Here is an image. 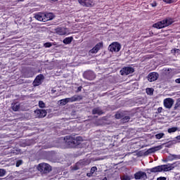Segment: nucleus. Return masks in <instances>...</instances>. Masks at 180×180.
Segmentation results:
<instances>
[{"instance_id": "nucleus-1", "label": "nucleus", "mask_w": 180, "mask_h": 180, "mask_svg": "<svg viewBox=\"0 0 180 180\" xmlns=\"http://www.w3.org/2000/svg\"><path fill=\"white\" fill-rule=\"evenodd\" d=\"M179 165V162H175L174 163H168L167 165H162L159 166H156L150 169L151 172H169V171H172L176 167Z\"/></svg>"}, {"instance_id": "nucleus-2", "label": "nucleus", "mask_w": 180, "mask_h": 180, "mask_svg": "<svg viewBox=\"0 0 180 180\" xmlns=\"http://www.w3.org/2000/svg\"><path fill=\"white\" fill-rule=\"evenodd\" d=\"M172 24V20L166 19L153 24V27H155L156 29H162L163 27H167V26H169V25Z\"/></svg>"}, {"instance_id": "nucleus-3", "label": "nucleus", "mask_w": 180, "mask_h": 180, "mask_svg": "<svg viewBox=\"0 0 180 180\" xmlns=\"http://www.w3.org/2000/svg\"><path fill=\"white\" fill-rule=\"evenodd\" d=\"M80 99H82V97H81V96L75 95L70 98L61 99L60 101H59V103H60V105H61L62 106H64L65 105H67V103L70 102H77V101H79Z\"/></svg>"}, {"instance_id": "nucleus-4", "label": "nucleus", "mask_w": 180, "mask_h": 180, "mask_svg": "<svg viewBox=\"0 0 180 180\" xmlns=\"http://www.w3.org/2000/svg\"><path fill=\"white\" fill-rule=\"evenodd\" d=\"M65 144L70 148L72 147H75V145L77 144V140H75V138L71 136H66L64 138Z\"/></svg>"}, {"instance_id": "nucleus-5", "label": "nucleus", "mask_w": 180, "mask_h": 180, "mask_svg": "<svg viewBox=\"0 0 180 180\" xmlns=\"http://www.w3.org/2000/svg\"><path fill=\"white\" fill-rule=\"evenodd\" d=\"M38 171L47 174L51 171V166L47 163H40L37 167Z\"/></svg>"}, {"instance_id": "nucleus-6", "label": "nucleus", "mask_w": 180, "mask_h": 180, "mask_svg": "<svg viewBox=\"0 0 180 180\" xmlns=\"http://www.w3.org/2000/svg\"><path fill=\"white\" fill-rule=\"evenodd\" d=\"M120 49H122V46H120V44L117 42H113L108 46V50L112 53H113V51L117 53L120 51Z\"/></svg>"}, {"instance_id": "nucleus-7", "label": "nucleus", "mask_w": 180, "mask_h": 180, "mask_svg": "<svg viewBox=\"0 0 180 180\" xmlns=\"http://www.w3.org/2000/svg\"><path fill=\"white\" fill-rule=\"evenodd\" d=\"M55 32L59 36H68L70 34V31L65 27H58L55 30Z\"/></svg>"}, {"instance_id": "nucleus-8", "label": "nucleus", "mask_w": 180, "mask_h": 180, "mask_svg": "<svg viewBox=\"0 0 180 180\" xmlns=\"http://www.w3.org/2000/svg\"><path fill=\"white\" fill-rule=\"evenodd\" d=\"M78 2L82 6H86V8H91L95 5L94 0H78Z\"/></svg>"}, {"instance_id": "nucleus-9", "label": "nucleus", "mask_w": 180, "mask_h": 180, "mask_svg": "<svg viewBox=\"0 0 180 180\" xmlns=\"http://www.w3.org/2000/svg\"><path fill=\"white\" fill-rule=\"evenodd\" d=\"M174 102H175V101H174V99H172L171 98H167L164 99L163 105H164L165 108H166V109H171V108H172V106H174Z\"/></svg>"}, {"instance_id": "nucleus-10", "label": "nucleus", "mask_w": 180, "mask_h": 180, "mask_svg": "<svg viewBox=\"0 0 180 180\" xmlns=\"http://www.w3.org/2000/svg\"><path fill=\"white\" fill-rule=\"evenodd\" d=\"M83 77L84 78H86V79H89V81H92L94 79H95V73L94 72V71L92 70H88L86 71L84 74H83Z\"/></svg>"}, {"instance_id": "nucleus-11", "label": "nucleus", "mask_w": 180, "mask_h": 180, "mask_svg": "<svg viewBox=\"0 0 180 180\" xmlns=\"http://www.w3.org/2000/svg\"><path fill=\"white\" fill-rule=\"evenodd\" d=\"M134 72V68L131 67H125L120 70L121 75H129Z\"/></svg>"}, {"instance_id": "nucleus-12", "label": "nucleus", "mask_w": 180, "mask_h": 180, "mask_svg": "<svg viewBox=\"0 0 180 180\" xmlns=\"http://www.w3.org/2000/svg\"><path fill=\"white\" fill-rule=\"evenodd\" d=\"M103 47V43L100 42L97 44L91 50L89 51L90 54H96L98 51Z\"/></svg>"}, {"instance_id": "nucleus-13", "label": "nucleus", "mask_w": 180, "mask_h": 180, "mask_svg": "<svg viewBox=\"0 0 180 180\" xmlns=\"http://www.w3.org/2000/svg\"><path fill=\"white\" fill-rule=\"evenodd\" d=\"M36 117L41 118L46 117L47 115V111L46 110H36L34 111Z\"/></svg>"}, {"instance_id": "nucleus-14", "label": "nucleus", "mask_w": 180, "mask_h": 180, "mask_svg": "<svg viewBox=\"0 0 180 180\" xmlns=\"http://www.w3.org/2000/svg\"><path fill=\"white\" fill-rule=\"evenodd\" d=\"M135 179H143L146 180L147 178V174L144 172L139 171L134 174Z\"/></svg>"}, {"instance_id": "nucleus-15", "label": "nucleus", "mask_w": 180, "mask_h": 180, "mask_svg": "<svg viewBox=\"0 0 180 180\" xmlns=\"http://www.w3.org/2000/svg\"><path fill=\"white\" fill-rule=\"evenodd\" d=\"M158 73L153 72L148 75V80L150 82H154V81H157V79H158Z\"/></svg>"}, {"instance_id": "nucleus-16", "label": "nucleus", "mask_w": 180, "mask_h": 180, "mask_svg": "<svg viewBox=\"0 0 180 180\" xmlns=\"http://www.w3.org/2000/svg\"><path fill=\"white\" fill-rule=\"evenodd\" d=\"M43 78H44V76H43V75H39L34 80L33 86H39V85H40V84H41V81H43Z\"/></svg>"}, {"instance_id": "nucleus-17", "label": "nucleus", "mask_w": 180, "mask_h": 180, "mask_svg": "<svg viewBox=\"0 0 180 180\" xmlns=\"http://www.w3.org/2000/svg\"><path fill=\"white\" fill-rule=\"evenodd\" d=\"M34 18L39 20V22H46V18L44 15V13H38L37 14H34Z\"/></svg>"}, {"instance_id": "nucleus-18", "label": "nucleus", "mask_w": 180, "mask_h": 180, "mask_svg": "<svg viewBox=\"0 0 180 180\" xmlns=\"http://www.w3.org/2000/svg\"><path fill=\"white\" fill-rule=\"evenodd\" d=\"M45 22H49V20H53L56 17L53 13H44Z\"/></svg>"}, {"instance_id": "nucleus-19", "label": "nucleus", "mask_w": 180, "mask_h": 180, "mask_svg": "<svg viewBox=\"0 0 180 180\" xmlns=\"http://www.w3.org/2000/svg\"><path fill=\"white\" fill-rule=\"evenodd\" d=\"M162 148V146L159 145L153 148H150L148 151L149 153H155V151H158Z\"/></svg>"}, {"instance_id": "nucleus-20", "label": "nucleus", "mask_w": 180, "mask_h": 180, "mask_svg": "<svg viewBox=\"0 0 180 180\" xmlns=\"http://www.w3.org/2000/svg\"><path fill=\"white\" fill-rule=\"evenodd\" d=\"M73 38L72 37H68L63 39V42L64 44H71V42L72 41Z\"/></svg>"}, {"instance_id": "nucleus-21", "label": "nucleus", "mask_w": 180, "mask_h": 180, "mask_svg": "<svg viewBox=\"0 0 180 180\" xmlns=\"http://www.w3.org/2000/svg\"><path fill=\"white\" fill-rule=\"evenodd\" d=\"M93 115H103V112L99 108H94L92 111Z\"/></svg>"}, {"instance_id": "nucleus-22", "label": "nucleus", "mask_w": 180, "mask_h": 180, "mask_svg": "<svg viewBox=\"0 0 180 180\" xmlns=\"http://www.w3.org/2000/svg\"><path fill=\"white\" fill-rule=\"evenodd\" d=\"M12 109L14 110V112H18V110L20 109V105H19L18 103L12 104Z\"/></svg>"}, {"instance_id": "nucleus-23", "label": "nucleus", "mask_w": 180, "mask_h": 180, "mask_svg": "<svg viewBox=\"0 0 180 180\" xmlns=\"http://www.w3.org/2000/svg\"><path fill=\"white\" fill-rule=\"evenodd\" d=\"M169 160L173 161V160H180V155H170Z\"/></svg>"}, {"instance_id": "nucleus-24", "label": "nucleus", "mask_w": 180, "mask_h": 180, "mask_svg": "<svg viewBox=\"0 0 180 180\" xmlns=\"http://www.w3.org/2000/svg\"><path fill=\"white\" fill-rule=\"evenodd\" d=\"M177 130H178V127H174L172 128H169L167 131L168 133L171 134V133H175V131H176Z\"/></svg>"}, {"instance_id": "nucleus-25", "label": "nucleus", "mask_w": 180, "mask_h": 180, "mask_svg": "<svg viewBox=\"0 0 180 180\" xmlns=\"http://www.w3.org/2000/svg\"><path fill=\"white\" fill-rule=\"evenodd\" d=\"M164 136H165V134L164 133H160L158 134L155 136V139H157V140H161V139H162V137H164Z\"/></svg>"}, {"instance_id": "nucleus-26", "label": "nucleus", "mask_w": 180, "mask_h": 180, "mask_svg": "<svg viewBox=\"0 0 180 180\" xmlns=\"http://www.w3.org/2000/svg\"><path fill=\"white\" fill-rule=\"evenodd\" d=\"M146 94L148 95H153V94H154V89H153L151 88H147L146 89Z\"/></svg>"}, {"instance_id": "nucleus-27", "label": "nucleus", "mask_w": 180, "mask_h": 180, "mask_svg": "<svg viewBox=\"0 0 180 180\" xmlns=\"http://www.w3.org/2000/svg\"><path fill=\"white\" fill-rule=\"evenodd\" d=\"M121 180H131V177H130V176H127V175H123L120 177Z\"/></svg>"}, {"instance_id": "nucleus-28", "label": "nucleus", "mask_w": 180, "mask_h": 180, "mask_svg": "<svg viewBox=\"0 0 180 180\" xmlns=\"http://www.w3.org/2000/svg\"><path fill=\"white\" fill-rule=\"evenodd\" d=\"M6 175V170L5 169H0V176H5Z\"/></svg>"}, {"instance_id": "nucleus-29", "label": "nucleus", "mask_w": 180, "mask_h": 180, "mask_svg": "<svg viewBox=\"0 0 180 180\" xmlns=\"http://www.w3.org/2000/svg\"><path fill=\"white\" fill-rule=\"evenodd\" d=\"M11 153L13 154H15V155H18V154H19V151L18 150V148H13L12 150H11Z\"/></svg>"}, {"instance_id": "nucleus-30", "label": "nucleus", "mask_w": 180, "mask_h": 180, "mask_svg": "<svg viewBox=\"0 0 180 180\" xmlns=\"http://www.w3.org/2000/svg\"><path fill=\"white\" fill-rule=\"evenodd\" d=\"M165 4H174V2H176L178 0H162Z\"/></svg>"}, {"instance_id": "nucleus-31", "label": "nucleus", "mask_w": 180, "mask_h": 180, "mask_svg": "<svg viewBox=\"0 0 180 180\" xmlns=\"http://www.w3.org/2000/svg\"><path fill=\"white\" fill-rule=\"evenodd\" d=\"M39 106L41 108H46V103H44V102L40 101H39Z\"/></svg>"}, {"instance_id": "nucleus-32", "label": "nucleus", "mask_w": 180, "mask_h": 180, "mask_svg": "<svg viewBox=\"0 0 180 180\" xmlns=\"http://www.w3.org/2000/svg\"><path fill=\"white\" fill-rule=\"evenodd\" d=\"M23 163V161L22 160H17L15 167H20L22 164Z\"/></svg>"}, {"instance_id": "nucleus-33", "label": "nucleus", "mask_w": 180, "mask_h": 180, "mask_svg": "<svg viewBox=\"0 0 180 180\" xmlns=\"http://www.w3.org/2000/svg\"><path fill=\"white\" fill-rule=\"evenodd\" d=\"M172 53H177V54H180V50L178 49H174L172 50Z\"/></svg>"}, {"instance_id": "nucleus-34", "label": "nucleus", "mask_w": 180, "mask_h": 180, "mask_svg": "<svg viewBox=\"0 0 180 180\" xmlns=\"http://www.w3.org/2000/svg\"><path fill=\"white\" fill-rule=\"evenodd\" d=\"M97 169H98V168L96 167H91L90 172L94 174L95 171H97Z\"/></svg>"}, {"instance_id": "nucleus-35", "label": "nucleus", "mask_w": 180, "mask_h": 180, "mask_svg": "<svg viewBox=\"0 0 180 180\" xmlns=\"http://www.w3.org/2000/svg\"><path fill=\"white\" fill-rule=\"evenodd\" d=\"M75 140H76V144H77V143H78V141H82V137L77 136V137H76Z\"/></svg>"}, {"instance_id": "nucleus-36", "label": "nucleus", "mask_w": 180, "mask_h": 180, "mask_svg": "<svg viewBox=\"0 0 180 180\" xmlns=\"http://www.w3.org/2000/svg\"><path fill=\"white\" fill-rule=\"evenodd\" d=\"M150 6H152L153 8H155V6H157V1H154L150 3Z\"/></svg>"}, {"instance_id": "nucleus-37", "label": "nucleus", "mask_w": 180, "mask_h": 180, "mask_svg": "<svg viewBox=\"0 0 180 180\" xmlns=\"http://www.w3.org/2000/svg\"><path fill=\"white\" fill-rule=\"evenodd\" d=\"M52 44L50 42H46L44 44V47L49 48V47H51Z\"/></svg>"}, {"instance_id": "nucleus-38", "label": "nucleus", "mask_w": 180, "mask_h": 180, "mask_svg": "<svg viewBox=\"0 0 180 180\" xmlns=\"http://www.w3.org/2000/svg\"><path fill=\"white\" fill-rule=\"evenodd\" d=\"M180 106V102H177L174 105V109L176 110Z\"/></svg>"}, {"instance_id": "nucleus-39", "label": "nucleus", "mask_w": 180, "mask_h": 180, "mask_svg": "<svg viewBox=\"0 0 180 180\" xmlns=\"http://www.w3.org/2000/svg\"><path fill=\"white\" fill-rule=\"evenodd\" d=\"M163 110L162 107H159L158 108V113H162Z\"/></svg>"}, {"instance_id": "nucleus-40", "label": "nucleus", "mask_w": 180, "mask_h": 180, "mask_svg": "<svg viewBox=\"0 0 180 180\" xmlns=\"http://www.w3.org/2000/svg\"><path fill=\"white\" fill-rule=\"evenodd\" d=\"M130 120V117L125 116L124 118V122H129Z\"/></svg>"}, {"instance_id": "nucleus-41", "label": "nucleus", "mask_w": 180, "mask_h": 180, "mask_svg": "<svg viewBox=\"0 0 180 180\" xmlns=\"http://www.w3.org/2000/svg\"><path fill=\"white\" fill-rule=\"evenodd\" d=\"M157 180H167V177L160 176V177H158Z\"/></svg>"}, {"instance_id": "nucleus-42", "label": "nucleus", "mask_w": 180, "mask_h": 180, "mask_svg": "<svg viewBox=\"0 0 180 180\" xmlns=\"http://www.w3.org/2000/svg\"><path fill=\"white\" fill-rule=\"evenodd\" d=\"M122 115L120 114H115V119H120Z\"/></svg>"}, {"instance_id": "nucleus-43", "label": "nucleus", "mask_w": 180, "mask_h": 180, "mask_svg": "<svg viewBox=\"0 0 180 180\" xmlns=\"http://www.w3.org/2000/svg\"><path fill=\"white\" fill-rule=\"evenodd\" d=\"M81 165V162H79L76 164V167H79L78 168H76L75 169H79V166Z\"/></svg>"}, {"instance_id": "nucleus-44", "label": "nucleus", "mask_w": 180, "mask_h": 180, "mask_svg": "<svg viewBox=\"0 0 180 180\" xmlns=\"http://www.w3.org/2000/svg\"><path fill=\"white\" fill-rule=\"evenodd\" d=\"M82 90V86H79L77 88V92H81Z\"/></svg>"}, {"instance_id": "nucleus-45", "label": "nucleus", "mask_w": 180, "mask_h": 180, "mask_svg": "<svg viewBox=\"0 0 180 180\" xmlns=\"http://www.w3.org/2000/svg\"><path fill=\"white\" fill-rule=\"evenodd\" d=\"M175 82H176V84H180V78L176 79Z\"/></svg>"}, {"instance_id": "nucleus-46", "label": "nucleus", "mask_w": 180, "mask_h": 180, "mask_svg": "<svg viewBox=\"0 0 180 180\" xmlns=\"http://www.w3.org/2000/svg\"><path fill=\"white\" fill-rule=\"evenodd\" d=\"M92 173H91V172H90V173H87L86 174V175H87V176H89V178H91V176H92Z\"/></svg>"}, {"instance_id": "nucleus-47", "label": "nucleus", "mask_w": 180, "mask_h": 180, "mask_svg": "<svg viewBox=\"0 0 180 180\" xmlns=\"http://www.w3.org/2000/svg\"><path fill=\"white\" fill-rule=\"evenodd\" d=\"M50 1V2H57V1H58V0H49Z\"/></svg>"}, {"instance_id": "nucleus-48", "label": "nucleus", "mask_w": 180, "mask_h": 180, "mask_svg": "<svg viewBox=\"0 0 180 180\" xmlns=\"http://www.w3.org/2000/svg\"><path fill=\"white\" fill-rule=\"evenodd\" d=\"M102 180H108V178L104 177Z\"/></svg>"}, {"instance_id": "nucleus-49", "label": "nucleus", "mask_w": 180, "mask_h": 180, "mask_svg": "<svg viewBox=\"0 0 180 180\" xmlns=\"http://www.w3.org/2000/svg\"><path fill=\"white\" fill-rule=\"evenodd\" d=\"M18 1H25V0H18Z\"/></svg>"}, {"instance_id": "nucleus-50", "label": "nucleus", "mask_w": 180, "mask_h": 180, "mask_svg": "<svg viewBox=\"0 0 180 180\" xmlns=\"http://www.w3.org/2000/svg\"><path fill=\"white\" fill-rule=\"evenodd\" d=\"M50 147H51V146H49V147H47V148H50Z\"/></svg>"}]
</instances>
